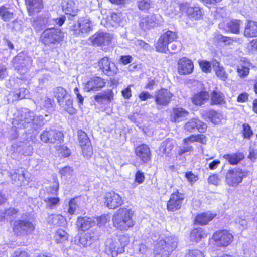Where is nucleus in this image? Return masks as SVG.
I'll return each mask as SVG.
<instances>
[{
  "label": "nucleus",
  "instance_id": "1",
  "mask_svg": "<svg viewBox=\"0 0 257 257\" xmlns=\"http://www.w3.org/2000/svg\"><path fill=\"white\" fill-rule=\"evenodd\" d=\"M184 130L188 133H193L197 131L200 134H191L183 139L182 143L183 146L178 151V155L180 156L185 153L190 154L194 151L193 147L191 143L198 142L201 144H206L207 137L203 134L206 132L207 124L200 119L198 117H192L187 121L183 126Z\"/></svg>",
  "mask_w": 257,
  "mask_h": 257
},
{
  "label": "nucleus",
  "instance_id": "2",
  "mask_svg": "<svg viewBox=\"0 0 257 257\" xmlns=\"http://www.w3.org/2000/svg\"><path fill=\"white\" fill-rule=\"evenodd\" d=\"M134 211L128 207L119 208L112 216L113 226L118 231L126 232L136 224L134 219Z\"/></svg>",
  "mask_w": 257,
  "mask_h": 257
},
{
  "label": "nucleus",
  "instance_id": "3",
  "mask_svg": "<svg viewBox=\"0 0 257 257\" xmlns=\"http://www.w3.org/2000/svg\"><path fill=\"white\" fill-rule=\"evenodd\" d=\"M130 242V237L121 234L115 238L107 239L104 245L103 253L106 257H117L125 252V247Z\"/></svg>",
  "mask_w": 257,
  "mask_h": 257
},
{
  "label": "nucleus",
  "instance_id": "4",
  "mask_svg": "<svg viewBox=\"0 0 257 257\" xmlns=\"http://www.w3.org/2000/svg\"><path fill=\"white\" fill-rule=\"evenodd\" d=\"M53 95L58 104L70 114H75L77 110L73 106V99L67 90L62 86H57L53 90Z\"/></svg>",
  "mask_w": 257,
  "mask_h": 257
},
{
  "label": "nucleus",
  "instance_id": "5",
  "mask_svg": "<svg viewBox=\"0 0 257 257\" xmlns=\"http://www.w3.org/2000/svg\"><path fill=\"white\" fill-rule=\"evenodd\" d=\"M234 236L230 230L220 229L215 231L209 240V244L217 248H225L233 242Z\"/></svg>",
  "mask_w": 257,
  "mask_h": 257
},
{
  "label": "nucleus",
  "instance_id": "6",
  "mask_svg": "<svg viewBox=\"0 0 257 257\" xmlns=\"http://www.w3.org/2000/svg\"><path fill=\"white\" fill-rule=\"evenodd\" d=\"M64 33L61 29L51 27L45 29L41 34L39 41L45 46L58 44L63 41Z\"/></svg>",
  "mask_w": 257,
  "mask_h": 257
},
{
  "label": "nucleus",
  "instance_id": "7",
  "mask_svg": "<svg viewBox=\"0 0 257 257\" xmlns=\"http://www.w3.org/2000/svg\"><path fill=\"white\" fill-rule=\"evenodd\" d=\"M12 231L16 236H28L35 230V225L27 219L11 220Z\"/></svg>",
  "mask_w": 257,
  "mask_h": 257
},
{
  "label": "nucleus",
  "instance_id": "8",
  "mask_svg": "<svg viewBox=\"0 0 257 257\" xmlns=\"http://www.w3.org/2000/svg\"><path fill=\"white\" fill-rule=\"evenodd\" d=\"M249 171L239 167L230 168L226 173L225 181L230 187H235L243 181V180L249 175Z\"/></svg>",
  "mask_w": 257,
  "mask_h": 257
},
{
  "label": "nucleus",
  "instance_id": "9",
  "mask_svg": "<svg viewBox=\"0 0 257 257\" xmlns=\"http://www.w3.org/2000/svg\"><path fill=\"white\" fill-rule=\"evenodd\" d=\"M177 243L173 239H167L159 240L154 248V257H169L177 248Z\"/></svg>",
  "mask_w": 257,
  "mask_h": 257
},
{
  "label": "nucleus",
  "instance_id": "10",
  "mask_svg": "<svg viewBox=\"0 0 257 257\" xmlns=\"http://www.w3.org/2000/svg\"><path fill=\"white\" fill-rule=\"evenodd\" d=\"M178 38L177 32L167 30L162 33L154 44L157 52L166 53L168 51V45Z\"/></svg>",
  "mask_w": 257,
  "mask_h": 257
},
{
  "label": "nucleus",
  "instance_id": "11",
  "mask_svg": "<svg viewBox=\"0 0 257 257\" xmlns=\"http://www.w3.org/2000/svg\"><path fill=\"white\" fill-rule=\"evenodd\" d=\"M93 29L91 20L86 17H80L70 27V30L76 37L84 36Z\"/></svg>",
  "mask_w": 257,
  "mask_h": 257
},
{
  "label": "nucleus",
  "instance_id": "12",
  "mask_svg": "<svg viewBox=\"0 0 257 257\" xmlns=\"http://www.w3.org/2000/svg\"><path fill=\"white\" fill-rule=\"evenodd\" d=\"M179 9L185 13L186 17L192 21H198L203 19L204 11L199 5L191 6L188 2L181 3L179 4Z\"/></svg>",
  "mask_w": 257,
  "mask_h": 257
},
{
  "label": "nucleus",
  "instance_id": "13",
  "mask_svg": "<svg viewBox=\"0 0 257 257\" xmlns=\"http://www.w3.org/2000/svg\"><path fill=\"white\" fill-rule=\"evenodd\" d=\"M185 200V194L183 191L176 190L172 192L166 203V209L168 212H174L181 209Z\"/></svg>",
  "mask_w": 257,
  "mask_h": 257
},
{
  "label": "nucleus",
  "instance_id": "14",
  "mask_svg": "<svg viewBox=\"0 0 257 257\" xmlns=\"http://www.w3.org/2000/svg\"><path fill=\"white\" fill-rule=\"evenodd\" d=\"M174 97V94L167 88L161 87L155 91L154 100L157 108L168 106Z\"/></svg>",
  "mask_w": 257,
  "mask_h": 257
},
{
  "label": "nucleus",
  "instance_id": "15",
  "mask_svg": "<svg viewBox=\"0 0 257 257\" xmlns=\"http://www.w3.org/2000/svg\"><path fill=\"white\" fill-rule=\"evenodd\" d=\"M40 138L43 143L54 144L62 142L64 136L62 131L50 128L43 131L40 134Z\"/></svg>",
  "mask_w": 257,
  "mask_h": 257
},
{
  "label": "nucleus",
  "instance_id": "16",
  "mask_svg": "<svg viewBox=\"0 0 257 257\" xmlns=\"http://www.w3.org/2000/svg\"><path fill=\"white\" fill-rule=\"evenodd\" d=\"M77 136L82 155L86 159H90L93 154V149L90 139L87 134L81 130L77 131Z\"/></svg>",
  "mask_w": 257,
  "mask_h": 257
},
{
  "label": "nucleus",
  "instance_id": "17",
  "mask_svg": "<svg viewBox=\"0 0 257 257\" xmlns=\"http://www.w3.org/2000/svg\"><path fill=\"white\" fill-rule=\"evenodd\" d=\"M104 205L109 209H115L124 204L122 197L114 191L106 192L103 197Z\"/></svg>",
  "mask_w": 257,
  "mask_h": 257
},
{
  "label": "nucleus",
  "instance_id": "18",
  "mask_svg": "<svg viewBox=\"0 0 257 257\" xmlns=\"http://www.w3.org/2000/svg\"><path fill=\"white\" fill-rule=\"evenodd\" d=\"M98 70L107 76H115L118 72V69L108 56L100 59L97 62Z\"/></svg>",
  "mask_w": 257,
  "mask_h": 257
},
{
  "label": "nucleus",
  "instance_id": "19",
  "mask_svg": "<svg viewBox=\"0 0 257 257\" xmlns=\"http://www.w3.org/2000/svg\"><path fill=\"white\" fill-rule=\"evenodd\" d=\"M106 82L102 77L94 75L83 83V90L87 92L98 91L106 86Z\"/></svg>",
  "mask_w": 257,
  "mask_h": 257
},
{
  "label": "nucleus",
  "instance_id": "20",
  "mask_svg": "<svg viewBox=\"0 0 257 257\" xmlns=\"http://www.w3.org/2000/svg\"><path fill=\"white\" fill-rule=\"evenodd\" d=\"M134 153L142 164H147L151 162L152 154L151 149L147 144L142 143L134 148Z\"/></svg>",
  "mask_w": 257,
  "mask_h": 257
},
{
  "label": "nucleus",
  "instance_id": "21",
  "mask_svg": "<svg viewBox=\"0 0 257 257\" xmlns=\"http://www.w3.org/2000/svg\"><path fill=\"white\" fill-rule=\"evenodd\" d=\"M241 21L232 19L228 21H223L219 23L218 28L225 33L239 34L240 32Z\"/></svg>",
  "mask_w": 257,
  "mask_h": 257
},
{
  "label": "nucleus",
  "instance_id": "22",
  "mask_svg": "<svg viewBox=\"0 0 257 257\" xmlns=\"http://www.w3.org/2000/svg\"><path fill=\"white\" fill-rule=\"evenodd\" d=\"M217 216V214L212 211H206L199 213L195 216L193 224L204 226L207 225Z\"/></svg>",
  "mask_w": 257,
  "mask_h": 257
},
{
  "label": "nucleus",
  "instance_id": "23",
  "mask_svg": "<svg viewBox=\"0 0 257 257\" xmlns=\"http://www.w3.org/2000/svg\"><path fill=\"white\" fill-rule=\"evenodd\" d=\"M139 27L144 31L150 30L160 25V21L156 15H147L141 18Z\"/></svg>",
  "mask_w": 257,
  "mask_h": 257
},
{
  "label": "nucleus",
  "instance_id": "24",
  "mask_svg": "<svg viewBox=\"0 0 257 257\" xmlns=\"http://www.w3.org/2000/svg\"><path fill=\"white\" fill-rule=\"evenodd\" d=\"M194 70L192 61L186 57L180 58L177 62V71L180 75H187L191 74Z\"/></svg>",
  "mask_w": 257,
  "mask_h": 257
},
{
  "label": "nucleus",
  "instance_id": "25",
  "mask_svg": "<svg viewBox=\"0 0 257 257\" xmlns=\"http://www.w3.org/2000/svg\"><path fill=\"white\" fill-rule=\"evenodd\" d=\"M189 115V112L181 106H175L172 108L170 120L173 123H178L185 120Z\"/></svg>",
  "mask_w": 257,
  "mask_h": 257
},
{
  "label": "nucleus",
  "instance_id": "26",
  "mask_svg": "<svg viewBox=\"0 0 257 257\" xmlns=\"http://www.w3.org/2000/svg\"><path fill=\"white\" fill-rule=\"evenodd\" d=\"M28 15L33 16L40 13L44 9L43 0H24Z\"/></svg>",
  "mask_w": 257,
  "mask_h": 257
},
{
  "label": "nucleus",
  "instance_id": "27",
  "mask_svg": "<svg viewBox=\"0 0 257 257\" xmlns=\"http://www.w3.org/2000/svg\"><path fill=\"white\" fill-rule=\"evenodd\" d=\"M28 57L22 52L18 53L12 59L13 66L20 73L24 70L28 64Z\"/></svg>",
  "mask_w": 257,
  "mask_h": 257
},
{
  "label": "nucleus",
  "instance_id": "28",
  "mask_svg": "<svg viewBox=\"0 0 257 257\" xmlns=\"http://www.w3.org/2000/svg\"><path fill=\"white\" fill-rule=\"evenodd\" d=\"M210 97V104L212 106H220L226 104L225 94L217 87L211 91Z\"/></svg>",
  "mask_w": 257,
  "mask_h": 257
},
{
  "label": "nucleus",
  "instance_id": "29",
  "mask_svg": "<svg viewBox=\"0 0 257 257\" xmlns=\"http://www.w3.org/2000/svg\"><path fill=\"white\" fill-rule=\"evenodd\" d=\"M201 116L205 119H208L215 125L220 123L223 118V115L222 113L213 109H209L204 111Z\"/></svg>",
  "mask_w": 257,
  "mask_h": 257
},
{
  "label": "nucleus",
  "instance_id": "30",
  "mask_svg": "<svg viewBox=\"0 0 257 257\" xmlns=\"http://www.w3.org/2000/svg\"><path fill=\"white\" fill-rule=\"evenodd\" d=\"M29 93L28 90L25 87L16 88L9 92L8 101L9 102H13L25 99Z\"/></svg>",
  "mask_w": 257,
  "mask_h": 257
},
{
  "label": "nucleus",
  "instance_id": "31",
  "mask_svg": "<svg viewBox=\"0 0 257 257\" xmlns=\"http://www.w3.org/2000/svg\"><path fill=\"white\" fill-rule=\"evenodd\" d=\"M209 93L207 91L201 90L194 93L191 98V100L195 106H201L205 104L209 100Z\"/></svg>",
  "mask_w": 257,
  "mask_h": 257
},
{
  "label": "nucleus",
  "instance_id": "32",
  "mask_svg": "<svg viewBox=\"0 0 257 257\" xmlns=\"http://www.w3.org/2000/svg\"><path fill=\"white\" fill-rule=\"evenodd\" d=\"M96 240V236L94 231L83 232L80 234L78 243L82 247H87L92 244Z\"/></svg>",
  "mask_w": 257,
  "mask_h": 257
},
{
  "label": "nucleus",
  "instance_id": "33",
  "mask_svg": "<svg viewBox=\"0 0 257 257\" xmlns=\"http://www.w3.org/2000/svg\"><path fill=\"white\" fill-rule=\"evenodd\" d=\"M243 35L246 38L257 37V21L247 20L243 31Z\"/></svg>",
  "mask_w": 257,
  "mask_h": 257
},
{
  "label": "nucleus",
  "instance_id": "34",
  "mask_svg": "<svg viewBox=\"0 0 257 257\" xmlns=\"http://www.w3.org/2000/svg\"><path fill=\"white\" fill-rule=\"evenodd\" d=\"M62 9L65 15L71 17L77 16L79 11L73 0L65 2L62 5Z\"/></svg>",
  "mask_w": 257,
  "mask_h": 257
},
{
  "label": "nucleus",
  "instance_id": "35",
  "mask_svg": "<svg viewBox=\"0 0 257 257\" xmlns=\"http://www.w3.org/2000/svg\"><path fill=\"white\" fill-rule=\"evenodd\" d=\"M207 233L204 229L201 227L194 228L190 232V241L192 242L198 243L203 238L206 237Z\"/></svg>",
  "mask_w": 257,
  "mask_h": 257
},
{
  "label": "nucleus",
  "instance_id": "36",
  "mask_svg": "<svg viewBox=\"0 0 257 257\" xmlns=\"http://www.w3.org/2000/svg\"><path fill=\"white\" fill-rule=\"evenodd\" d=\"M94 224V221L87 216L78 217L76 221V225L78 229L83 232L88 230Z\"/></svg>",
  "mask_w": 257,
  "mask_h": 257
},
{
  "label": "nucleus",
  "instance_id": "37",
  "mask_svg": "<svg viewBox=\"0 0 257 257\" xmlns=\"http://www.w3.org/2000/svg\"><path fill=\"white\" fill-rule=\"evenodd\" d=\"M114 94L112 89H107L102 93H97L94 95V99L98 103H102L103 101L109 103L114 99Z\"/></svg>",
  "mask_w": 257,
  "mask_h": 257
},
{
  "label": "nucleus",
  "instance_id": "38",
  "mask_svg": "<svg viewBox=\"0 0 257 257\" xmlns=\"http://www.w3.org/2000/svg\"><path fill=\"white\" fill-rule=\"evenodd\" d=\"M223 158L231 165H236L244 159L242 152L227 153L223 155Z\"/></svg>",
  "mask_w": 257,
  "mask_h": 257
},
{
  "label": "nucleus",
  "instance_id": "39",
  "mask_svg": "<svg viewBox=\"0 0 257 257\" xmlns=\"http://www.w3.org/2000/svg\"><path fill=\"white\" fill-rule=\"evenodd\" d=\"M111 40L110 35L107 33L100 32L95 35L92 42L93 45L98 46H101L109 44Z\"/></svg>",
  "mask_w": 257,
  "mask_h": 257
},
{
  "label": "nucleus",
  "instance_id": "40",
  "mask_svg": "<svg viewBox=\"0 0 257 257\" xmlns=\"http://www.w3.org/2000/svg\"><path fill=\"white\" fill-rule=\"evenodd\" d=\"M69 235L68 233L62 229H57L53 236L55 242L57 244H64L68 241Z\"/></svg>",
  "mask_w": 257,
  "mask_h": 257
},
{
  "label": "nucleus",
  "instance_id": "41",
  "mask_svg": "<svg viewBox=\"0 0 257 257\" xmlns=\"http://www.w3.org/2000/svg\"><path fill=\"white\" fill-rule=\"evenodd\" d=\"M174 147L173 141L171 138H167L160 145L159 150L162 151L163 154L166 156H169Z\"/></svg>",
  "mask_w": 257,
  "mask_h": 257
},
{
  "label": "nucleus",
  "instance_id": "42",
  "mask_svg": "<svg viewBox=\"0 0 257 257\" xmlns=\"http://www.w3.org/2000/svg\"><path fill=\"white\" fill-rule=\"evenodd\" d=\"M47 220L49 224L61 226L66 222V218L61 214H51L48 216Z\"/></svg>",
  "mask_w": 257,
  "mask_h": 257
},
{
  "label": "nucleus",
  "instance_id": "43",
  "mask_svg": "<svg viewBox=\"0 0 257 257\" xmlns=\"http://www.w3.org/2000/svg\"><path fill=\"white\" fill-rule=\"evenodd\" d=\"M15 13L7 8L5 5L0 6V17L4 22H9L15 17Z\"/></svg>",
  "mask_w": 257,
  "mask_h": 257
},
{
  "label": "nucleus",
  "instance_id": "44",
  "mask_svg": "<svg viewBox=\"0 0 257 257\" xmlns=\"http://www.w3.org/2000/svg\"><path fill=\"white\" fill-rule=\"evenodd\" d=\"M213 40L217 43H223L225 45H229L234 42L232 37L224 36L219 32L214 34Z\"/></svg>",
  "mask_w": 257,
  "mask_h": 257
},
{
  "label": "nucleus",
  "instance_id": "45",
  "mask_svg": "<svg viewBox=\"0 0 257 257\" xmlns=\"http://www.w3.org/2000/svg\"><path fill=\"white\" fill-rule=\"evenodd\" d=\"M241 134L244 139L250 140L253 136L254 133L248 123H244L242 125Z\"/></svg>",
  "mask_w": 257,
  "mask_h": 257
},
{
  "label": "nucleus",
  "instance_id": "46",
  "mask_svg": "<svg viewBox=\"0 0 257 257\" xmlns=\"http://www.w3.org/2000/svg\"><path fill=\"white\" fill-rule=\"evenodd\" d=\"M215 65H216L215 72L217 77L223 81H225L227 79L228 75L224 70L223 66L220 65L218 61L215 62Z\"/></svg>",
  "mask_w": 257,
  "mask_h": 257
},
{
  "label": "nucleus",
  "instance_id": "47",
  "mask_svg": "<svg viewBox=\"0 0 257 257\" xmlns=\"http://www.w3.org/2000/svg\"><path fill=\"white\" fill-rule=\"evenodd\" d=\"M238 76L240 78H244L248 76L250 73V68L244 65H237L236 68Z\"/></svg>",
  "mask_w": 257,
  "mask_h": 257
},
{
  "label": "nucleus",
  "instance_id": "48",
  "mask_svg": "<svg viewBox=\"0 0 257 257\" xmlns=\"http://www.w3.org/2000/svg\"><path fill=\"white\" fill-rule=\"evenodd\" d=\"M57 151L59 155L62 158H68L71 155L70 149L64 144L58 146Z\"/></svg>",
  "mask_w": 257,
  "mask_h": 257
},
{
  "label": "nucleus",
  "instance_id": "49",
  "mask_svg": "<svg viewBox=\"0 0 257 257\" xmlns=\"http://www.w3.org/2000/svg\"><path fill=\"white\" fill-rule=\"evenodd\" d=\"M198 63L202 72L206 73L211 72V63L210 61L206 60H200Z\"/></svg>",
  "mask_w": 257,
  "mask_h": 257
},
{
  "label": "nucleus",
  "instance_id": "50",
  "mask_svg": "<svg viewBox=\"0 0 257 257\" xmlns=\"http://www.w3.org/2000/svg\"><path fill=\"white\" fill-rule=\"evenodd\" d=\"M60 199L58 197H48L44 200L47 206L50 209H53L60 203Z\"/></svg>",
  "mask_w": 257,
  "mask_h": 257
},
{
  "label": "nucleus",
  "instance_id": "51",
  "mask_svg": "<svg viewBox=\"0 0 257 257\" xmlns=\"http://www.w3.org/2000/svg\"><path fill=\"white\" fill-rule=\"evenodd\" d=\"M151 6L150 0H139L137 2V7L140 11H147Z\"/></svg>",
  "mask_w": 257,
  "mask_h": 257
},
{
  "label": "nucleus",
  "instance_id": "52",
  "mask_svg": "<svg viewBox=\"0 0 257 257\" xmlns=\"http://www.w3.org/2000/svg\"><path fill=\"white\" fill-rule=\"evenodd\" d=\"M11 257H31L28 249L18 248L14 251Z\"/></svg>",
  "mask_w": 257,
  "mask_h": 257
},
{
  "label": "nucleus",
  "instance_id": "53",
  "mask_svg": "<svg viewBox=\"0 0 257 257\" xmlns=\"http://www.w3.org/2000/svg\"><path fill=\"white\" fill-rule=\"evenodd\" d=\"M185 177L187 179L188 182L191 184H193L199 179L198 175L193 173L192 171H188L185 172Z\"/></svg>",
  "mask_w": 257,
  "mask_h": 257
},
{
  "label": "nucleus",
  "instance_id": "54",
  "mask_svg": "<svg viewBox=\"0 0 257 257\" xmlns=\"http://www.w3.org/2000/svg\"><path fill=\"white\" fill-rule=\"evenodd\" d=\"M207 181L209 184L217 186L220 182V178L218 174H211L208 176Z\"/></svg>",
  "mask_w": 257,
  "mask_h": 257
},
{
  "label": "nucleus",
  "instance_id": "55",
  "mask_svg": "<svg viewBox=\"0 0 257 257\" xmlns=\"http://www.w3.org/2000/svg\"><path fill=\"white\" fill-rule=\"evenodd\" d=\"M145 177L144 172L140 170L136 171L135 174L134 183L137 185L142 184L145 180Z\"/></svg>",
  "mask_w": 257,
  "mask_h": 257
},
{
  "label": "nucleus",
  "instance_id": "56",
  "mask_svg": "<svg viewBox=\"0 0 257 257\" xmlns=\"http://www.w3.org/2000/svg\"><path fill=\"white\" fill-rule=\"evenodd\" d=\"M184 257H204L203 253L199 249L189 250Z\"/></svg>",
  "mask_w": 257,
  "mask_h": 257
},
{
  "label": "nucleus",
  "instance_id": "57",
  "mask_svg": "<svg viewBox=\"0 0 257 257\" xmlns=\"http://www.w3.org/2000/svg\"><path fill=\"white\" fill-rule=\"evenodd\" d=\"M73 171L74 169L72 167L66 166L62 168L59 170V174L61 177L67 175H72Z\"/></svg>",
  "mask_w": 257,
  "mask_h": 257
},
{
  "label": "nucleus",
  "instance_id": "58",
  "mask_svg": "<svg viewBox=\"0 0 257 257\" xmlns=\"http://www.w3.org/2000/svg\"><path fill=\"white\" fill-rule=\"evenodd\" d=\"M154 96L148 91H143L138 95L139 99L142 101H146L148 99H152Z\"/></svg>",
  "mask_w": 257,
  "mask_h": 257
},
{
  "label": "nucleus",
  "instance_id": "59",
  "mask_svg": "<svg viewBox=\"0 0 257 257\" xmlns=\"http://www.w3.org/2000/svg\"><path fill=\"white\" fill-rule=\"evenodd\" d=\"M19 212V210L14 207H9L5 210V214L9 217L15 216Z\"/></svg>",
  "mask_w": 257,
  "mask_h": 257
},
{
  "label": "nucleus",
  "instance_id": "60",
  "mask_svg": "<svg viewBox=\"0 0 257 257\" xmlns=\"http://www.w3.org/2000/svg\"><path fill=\"white\" fill-rule=\"evenodd\" d=\"M8 76L7 67L0 63V80L5 79Z\"/></svg>",
  "mask_w": 257,
  "mask_h": 257
},
{
  "label": "nucleus",
  "instance_id": "61",
  "mask_svg": "<svg viewBox=\"0 0 257 257\" xmlns=\"http://www.w3.org/2000/svg\"><path fill=\"white\" fill-rule=\"evenodd\" d=\"M249 99V94L246 92L240 93L236 99V101L239 103H244L247 102Z\"/></svg>",
  "mask_w": 257,
  "mask_h": 257
},
{
  "label": "nucleus",
  "instance_id": "62",
  "mask_svg": "<svg viewBox=\"0 0 257 257\" xmlns=\"http://www.w3.org/2000/svg\"><path fill=\"white\" fill-rule=\"evenodd\" d=\"M59 189V183L58 179H56L54 181V184L53 186L51 187V191L50 192H48L49 195H57L58 194V191Z\"/></svg>",
  "mask_w": 257,
  "mask_h": 257
},
{
  "label": "nucleus",
  "instance_id": "63",
  "mask_svg": "<svg viewBox=\"0 0 257 257\" xmlns=\"http://www.w3.org/2000/svg\"><path fill=\"white\" fill-rule=\"evenodd\" d=\"M131 87V85H128L126 88L122 90L121 92L122 96L125 99H129L132 96Z\"/></svg>",
  "mask_w": 257,
  "mask_h": 257
},
{
  "label": "nucleus",
  "instance_id": "64",
  "mask_svg": "<svg viewBox=\"0 0 257 257\" xmlns=\"http://www.w3.org/2000/svg\"><path fill=\"white\" fill-rule=\"evenodd\" d=\"M133 60L132 57L130 55H122L120 57L119 61L123 65H126L130 63Z\"/></svg>",
  "mask_w": 257,
  "mask_h": 257
}]
</instances>
